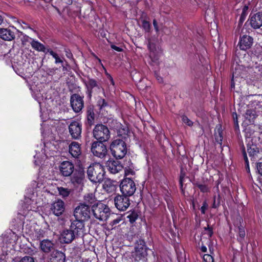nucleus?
<instances>
[{
    "instance_id": "f257e3e1",
    "label": "nucleus",
    "mask_w": 262,
    "mask_h": 262,
    "mask_svg": "<svg viewBox=\"0 0 262 262\" xmlns=\"http://www.w3.org/2000/svg\"><path fill=\"white\" fill-rule=\"evenodd\" d=\"M87 174L91 182L94 183H100L104 179V171L100 164L95 163L88 167Z\"/></svg>"
},
{
    "instance_id": "f03ea898",
    "label": "nucleus",
    "mask_w": 262,
    "mask_h": 262,
    "mask_svg": "<svg viewBox=\"0 0 262 262\" xmlns=\"http://www.w3.org/2000/svg\"><path fill=\"white\" fill-rule=\"evenodd\" d=\"M110 149L113 156L118 159L123 158L127 152L126 143L121 139L114 140L110 145Z\"/></svg>"
},
{
    "instance_id": "7ed1b4c3",
    "label": "nucleus",
    "mask_w": 262,
    "mask_h": 262,
    "mask_svg": "<svg viewBox=\"0 0 262 262\" xmlns=\"http://www.w3.org/2000/svg\"><path fill=\"white\" fill-rule=\"evenodd\" d=\"M92 210L95 217L99 221H106L110 215V208L100 202L94 205L92 207Z\"/></svg>"
},
{
    "instance_id": "20e7f679",
    "label": "nucleus",
    "mask_w": 262,
    "mask_h": 262,
    "mask_svg": "<svg viewBox=\"0 0 262 262\" xmlns=\"http://www.w3.org/2000/svg\"><path fill=\"white\" fill-rule=\"evenodd\" d=\"M93 136L98 142L107 141L110 137V130L105 125L97 124L93 129Z\"/></svg>"
},
{
    "instance_id": "39448f33",
    "label": "nucleus",
    "mask_w": 262,
    "mask_h": 262,
    "mask_svg": "<svg viewBox=\"0 0 262 262\" xmlns=\"http://www.w3.org/2000/svg\"><path fill=\"white\" fill-rule=\"evenodd\" d=\"M120 191L123 195L130 196L136 190V185L134 181L129 178H124L120 184Z\"/></svg>"
},
{
    "instance_id": "423d86ee",
    "label": "nucleus",
    "mask_w": 262,
    "mask_h": 262,
    "mask_svg": "<svg viewBox=\"0 0 262 262\" xmlns=\"http://www.w3.org/2000/svg\"><path fill=\"white\" fill-rule=\"evenodd\" d=\"M91 209L88 205L81 204L75 209L74 215L76 219L85 221L90 218Z\"/></svg>"
},
{
    "instance_id": "0eeeda50",
    "label": "nucleus",
    "mask_w": 262,
    "mask_h": 262,
    "mask_svg": "<svg viewBox=\"0 0 262 262\" xmlns=\"http://www.w3.org/2000/svg\"><path fill=\"white\" fill-rule=\"evenodd\" d=\"M147 248L145 242L142 240L137 242L133 252L132 256L135 261L144 259L147 255Z\"/></svg>"
},
{
    "instance_id": "6e6552de",
    "label": "nucleus",
    "mask_w": 262,
    "mask_h": 262,
    "mask_svg": "<svg viewBox=\"0 0 262 262\" xmlns=\"http://www.w3.org/2000/svg\"><path fill=\"white\" fill-rule=\"evenodd\" d=\"M91 150L94 156L102 159L107 154L106 145L102 142L94 141L92 143Z\"/></svg>"
},
{
    "instance_id": "1a4fd4ad",
    "label": "nucleus",
    "mask_w": 262,
    "mask_h": 262,
    "mask_svg": "<svg viewBox=\"0 0 262 262\" xmlns=\"http://www.w3.org/2000/svg\"><path fill=\"white\" fill-rule=\"evenodd\" d=\"M129 196L124 195H118L114 198L115 207L120 211H125L130 204Z\"/></svg>"
},
{
    "instance_id": "9d476101",
    "label": "nucleus",
    "mask_w": 262,
    "mask_h": 262,
    "mask_svg": "<svg viewBox=\"0 0 262 262\" xmlns=\"http://www.w3.org/2000/svg\"><path fill=\"white\" fill-rule=\"evenodd\" d=\"M82 97L77 94H74L71 96V105L75 113L80 112L84 106V101Z\"/></svg>"
},
{
    "instance_id": "9b49d317",
    "label": "nucleus",
    "mask_w": 262,
    "mask_h": 262,
    "mask_svg": "<svg viewBox=\"0 0 262 262\" xmlns=\"http://www.w3.org/2000/svg\"><path fill=\"white\" fill-rule=\"evenodd\" d=\"M85 180L84 170L81 168L75 169L71 177V182L75 186L83 184Z\"/></svg>"
},
{
    "instance_id": "f8f14e48",
    "label": "nucleus",
    "mask_w": 262,
    "mask_h": 262,
    "mask_svg": "<svg viewBox=\"0 0 262 262\" xmlns=\"http://www.w3.org/2000/svg\"><path fill=\"white\" fill-rule=\"evenodd\" d=\"M234 231L237 233V239L240 243H243L245 237V227L242 219L238 217L234 222Z\"/></svg>"
},
{
    "instance_id": "ddd939ff",
    "label": "nucleus",
    "mask_w": 262,
    "mask_h": 262,
    "mask_svg": "<svg viewBox=\"0 0 262 262\" xmlns=\"http://www.w3.org/2000/svg\"><path fill=\"white\" fill-rule=\"evenodd\" d=\"M83 221L76 219L70 226V228L74 231L75 235L83 236L85 232V228Z\"/></svg>"
},
{
    "instance_id": "4468645a",
    "label": "nucleus",
    "mask_w": 262,
    "mask_h": 262,
    "mask_svg": "<svg viewBox=\"0 0 262 262\" xmlns=\"http://www.w3.org/2000/svg\"><path fill=\"white\" fill-rule=\"evenodd\" d=\"M81 124L78 121H72L69 125V133L74 139H78L81 137Z\"/></svg>"
},
{
    "instance_id": "2eb2a0df",
    "label": "nucleus",
    "mask_w": 262,
    "mask_h": 262,
    "mask_svg": "<svg viewBox=\"0 0 262 262\" xmlns=\"http://www.w3.org/2000/svg\"><path fill=\"white\" fill-rule=\"evenodd\" d=\"M51 211L56 216H59L62 214L65 210V204L64 202L57 199L53 202L51 206Z\"/></svg>"
},
{
    "instance_id": "dca6fc26",
    "label": "nucleus",
    "mask_w": 262,
    "mask_h": 262,
    "mask_svg": "<svg viewBox=\"0 0 262 262\" xmlns=\"http://www.w3.org/2000/svg\"><path fill=\"white\" fill-rule=\"evenodd\" d=\"M73 164L68 161L62 162L59 166V170L61 174L64 177L70 176L74 172Z\"/></svg>"
},
{
    "instance_id": "f3484780",
    "label": "nucleus",
    "mask_w": 262,
    "mask_h": 262,
    "mask_svg": "<svg viewBox=\"0 0 262 262\" xmlns=\"http://www.w3.org/2000/svg\"><path fill=\"white\" fill-rule=\"evenodd\" d=\"M107 169L113 174H116L123 170L121 163L117 160H108L106 163Z\"/></svg>"
},
{
    "instance_id": "a211bd4d",
    "label": "nucleus",
    "mask_w": 262,
    "mask_h": 262,
    "mask_svg": "<svg viewBox=\"0 0 262 262\" xmlns=\"http://www.w3.org/2000/svg\"><path fill=\"white\" fill-rule=\"evenodd\" d=\"M250 24L254 29H258L262 26V12L253 15L250 19Z\"/></svg>"
},
{
    "instance_id": "6ab92c4d",
    "label": "nucleus",
    "mask_w": 262,
    "mask_h": 262,
    "mask_svg": "<svg viewBox=\"0 0 262 262\" xmlns=\"http://www.w3.org/2000/svg\"><path fill=\"white\" fill-rule=\"evenodd\" d=\"M69 152L75 158H78L81 154L80 144L77 142H72L69 146Z\"/></svg>"
},
{
    "instance_id": "aec40b11",
    "label": "nucleus",
    "mask_w": 262,
    "mask_h": 262,
    "mask_svg": "<svg viewBox=\"0 0 262 262\" xmlns=\"http://www.w3.org/2000/svg\"><path fill=\"white\" fill-rule=\"evenodd\" d=\"M239 48L241 50H246L249 49L253 44V38L250 36L243 35L239 41Z\"/></svg>"
},
{
    "instance_id": "412c9836",
    "label": "nucleus",
    "mask_w": 262,
    "mask_h": 262,
    "mask_svg": "<svg viewBox=\"0 0 262 262\" xmlns=\"http://www.w3.org/2000/svg\"><path fill=\"white\" fill-rule=\"evenodd\" d=\"M75 236L74 231L71 228L63 230L61 233V238L66 244L71 243L75 238Z\"/></svg>"
},
{
    "instance_id": "4be33fe9",
    "label": "nucleus",
    "mask_w": 262,
    "mask_h": 262,
    "mask_svg": "<svg viewBox=\"0 0 262 262\" xmlns=\"http://www.w3.org/2000/svg\"><path fill=\"white\" fill-rule=\"evenodd\" d=\"M15 37V33L7 28L0 29V38L4 40L11 41Z\"/></svg>"
},
{
    "instance_id": "5701e85b",
    "label": "nucleus",
    "mask_w": 262,
    "mask_h": 262,
    "mask_svg": "<svg viewBox=\"0 0 262 262\" xmlns=\"http://www.w3.org/2000/svg\"><path fill=\"white\" fill-rule=\"evenodd\" d=\"M65 259L64 254L58 250H54L51 254V262H64Z\"/></svg>"
},
{
    "instance_id": "b1692460",
    "label": "nucleus",
    "mask_w": 262,
    "mask_h": 262,
    "mask_svg": "<svg viewBox=\"0 0 262 262\" xmlns=\"http://www.w3.org/2000/svg\"><path fill=\"white\" fill-rule=\"evenodd\" d=\"M40 247L42 251L48 253L53 248V244L48 239H44L40 242Z\"/></svg>"
},
{
    "instance_id": "393cba45",
    "label": "nucleus",
    "mask_w": 262,
    "mask_h": 262,
    "mask_svg": "<svg viewBox=\"0 0 262 262\" xmlns=\"http://www.w3.org/2000/svg\"><path fill=\"white\" fill-rule=\"evenodd\" d=\"M86 86L90 96H91V94L94 88H97L98 89H100L97 81L93 79H90L86 83Z\"/></svg>"
},
{
    "instance_id": "a878e982",
    "label": "nucleus",
    "mask_w": 262,
    "mask_h": 262,
    "mask_svg": "<svg viewBox=\"0 0 262 262\" xmlns=\"http://www.w3.org/2000/svg\"><path fill=\"white\" fill-rule=\"evenodd\" d=\"M30 44L32 48L38 52H45L46 51V48L45 46L38 41L32 39Z\"/></svg>"
},
{
    "instance_id": "bb28decb",
    "label": "nucleus",
    "mask_w": 262,
    "mask_h": 262,
    "mask_svg": "<svg viewBox=\"0 0 262 262\" xmlns=\"http://www.w3.org/2000/svg\"><path fill=\"white\" fill-rule=\"evenodd\" d=\"M215 138L216 141L220 145H222L223 141L222 129L221 125L217 126L215 129Z\"/></svg>"
},
{
    "instance_id": "cd10ccee",
    "label": "nucleus",
    "mask_w": 262,
    "mask_h": 262,
    "mask_svg": "<svg viewBox=\"0 0 262 262\" xmlns=\"http://www.w3.org/2000/svg\"><path fill=\"white\" fill-rule=\"evenodd\" d=\"M103 188L108 193L113 192L116 189L115 185L110 180L105 181Z\"/></svg>"
},
{
    "instance_id": "c85d7f7f",
    "label": "nucleus",
    "mask_w": 262,
    "mask_h": 262,
    "mask_svg": "<svg viewBox=\"0 0 262 262\" xmlns=\"http://www.w3.org/2000/svg\"><path fill=\"white\" fill-rule=\"evenodd\" d=\"M256 117L255 111L253 110H248L245 115V118L249 123H252Z\"/></svg>"
},
{
    "instance_id": "c756f323",
    "label": "nucleus",
    "mask_w": 262,
    "mask_h": 262,
    "mask_svg": "<svg viewBox=\"0 0 262 262\" xmlns=\"http://www.w3.org/2000/svg\"><path fill=\"white\" fill-rule=\"evenodd\" d=\"M84 204L86 203L89 206L95 203L96 199L93 193H88L84 195Z\"/></svg>"
},
{
    "instance_id": "7c9ffc66",
    "label": "nucleus",
    "mask_w": 262,
    "mask_h": 262,
    "mask_svg": "<svg viewBox=\"0 0 262 262\" xmlns=\"http://www.w3.org/2000/svg\"><path fill=\"white\" fill-rule=\"evenodd\" d=\"M57 190L60 195L62 198H66L69 195L71 192L70 189L64 188L63 187H57Z\"/></svg>"
},
{
    "instance_id": "2f4dec72",
    "label": "nucleus",
    "mask_w": 262,
    "mask_h": 262,
    "mask_svg": "<svg viewBox=\"0 0 262 262\" xmlns=\"http://www.w3.org/2000/svg\"><path fill=\"white\" fill-rule=\"evenodd\" d=\"M247 151L250 156H254L259 152L258 148L254 144L250 146H249V145H248Z\"/></svg>"
},
{
    "instance_id": "473e14b6",
    "label": "nucleus",
    "mask_w": 262,
    "mask_h": 262,
    "mask_svg": "<svg viewBox=\"0 0 262 262\" xmlns=\"http://www.w3.org/2000/svg\"><path fill=\"white\" fill-rule=\"evenodd\" d=\"M148 48L150 51V56H151V54L154 53L156 50V43L155 40L151 38H149L148 39Z\"/></svg>"
},
{
    "instance_id": "72a5a7b5",
    "label": "nucleus",
    "mask_w": 262,
    "mask_h": 262,
    "mask_svg": "<svg viewBox=\"0 0 262 262\" xmlns=\"http://www.w3.org/2000/svg\"><path fill=\"white\" fill-rule=\"evenodd\" d=\"M95 118V114L93 110L90 109L87 112V120L89 125L93 124Z\"/></svg>"
},
{
    "instance_id": "f704fd0d",
    "label": "nucleus",
    "mask_w": 262,
    "mask_h": 262,
    "mask_svg": "<svg viewBox=\"0 0 262 262\" xmlns=\"http://www.w3.org/2000/svg\"><path fill=\"white\" fill-rule=\"evenodd\" d=\"M48 52L55 59V62L56 64H57V63H63V60L62 59H61L58 56V54L57 53H56L55 52H53L52 50H49V49L48 50Z\"/></svg>"
},
{
    "instance_id": "c9c22d12",
    "label": "nucleus",
    "mask_w": 262,
    "mask_h": 262,
    "mask_svg": "<svg viewBox=\"0 0 262 262\" xmlns=\"http://www.w3.org/2000/svg\"><path fill=\"white\" fill-rule=\"evenodd\" d=\"M142 28L145 32H149L151 30V25L148 21L145 19L142 20Z\"/></svg>"
},
{
    "instance_id": "e433bc0d",
    "label": "nucleus",
    "mask_w": 262,
    "mask_h": 262,
    "mask_svg": "<svg viewBox=\"0 0 262 262\" xmlns=\"http://www.w3.org/2000/svg\"><path fill=\"white\" fill-rule=\"evenodd\" d=\"M138 215L136 212L134 211L129 213V214L127 215V217L129 221L131 223H134L138 219Z\"/></svg>"
},
{
    "instance_id": "4c0bfd02",
    "label": "nucleus",
    "mask_w": 262,
    "mask_h": 262,
    "mask_svg": "<svg viewBox=\"0 0 262 262\" xmlns=\"http://www.w3.org/2000/svg\"><path fill=\"white\" fill-rule=\"evenodd\" d=\"M196 186L200 189L202 192H207L209 191V189L208 186L205 184L200 183H196Z\"/></svg>"
},
{
    "instance_id": "58836bf2",
    "label": "nucleus",
    "mask_w": 262,
    "mask_h": 262,
    "mask_svg": "<svg viewBox=\"0 0 262 262\" xmlns=\"http://www.w3.org/2000/svg\"><path fill=\"white\" fill-rule=\"evenodd\" d=\"M18 262H34V259L32 257L25 256L22 257Z\"/></svg>"
},
{
    "instance_id": "ea45409f",
    "label": "nucleus",
    "mask_w": 262,
    "mask_h": 262,
    "mask_svg": "<svg viewBox=\"0 0 262 262\" xmlns=\"http://www.w3.org/2000/svg\"><path fill=\"white\" fill-rule=\"evenodd\" d=\"M98 104L100 106V109H102L108 106L107 103L104 99H100L98 101Z\"/></svg>"
},
{
    "instance_id": "a19ab883",
    "label": "nucleus",
    "mask_w": 262,
    "mask_h": 262,
    "mask_svg": "<svg viewBox=\"0 0 262 262\" xmlns=\"http://www.w3.org/2000/svg\"><path fill=\"white\" fill-rule=\"evenodd\" d=\"M182 120L184 123L187 124V125L191 126L193 124V122L191 121L187 117L185 116H183L182 117Z\"/></svg>"
},
{
    "instance_id": "79ce46f5",
    "label": "nucleus",
    "mask_w": 262,
    "mask_h": 262,
    "mask_svg": "<svg viewBox=\"0 0 262 262\" xmlns=\"http://www.w3.org/2000/svg\"><path fill=\"white\" fill-rule=\"evenodd\" d=\"M122 220V217L117 216L116 219H113L110 224L112 226H116L117 224L119 223Z\"/></svg>"
},
{
    "instance_id": "37998d69",
    "label": "nucleus",
    "mask_w": 262,
    "mask_h": 262,
    "mask_svg": "<svg viewBox=\"0 0 262 262\" xmlns=\"http://www.w3.org/2000/svg\"><path fill=\"white\" fill-rule=\"evenodd\" d=\"M205 234H207L209 237H211L213 234L212 228L208 225L207 227H205Z\"/></svg>"
},
{
    "instance_id": "c03bdc74",
    "label": "nucleus",
    "mask_w": 262,
    "mask_h": 262,
    "mask_svg": "<svg viewBox=\"0 0 262 262\" xmlns=\"http://www.w3.org/2000/svg\"><path fill=\"white\" fill-rule=\"evenodd\" d=\"M203 259L206 262H213L212 256L209 254H205Z\"/></svg>"
},
{
    "instance_id": "a18cd8bd",
    "label": "nucleus",
    "mask_w": 262,
    "mask_h": 262,
    "mask_svg": "<svg viewBox=\"0 0 262 262\" xmlns=\"http://www.w3.org/2000/svg\"><path fill=\"white\" fill-rule=\"evenodd\" d=\"M125 176H129V175H134L135 174V172L134 170L130 168L126 169L125 170Z\"/></svg>"
},
{
    "instance_id": "49530a36",
    "label": "nucleus",
    "mask_w": 262,
    "mask_h": 262,
    "mask_svg": "<svg viewBox=\"0 0 262 262\" xmlns=\"http://www.w3.org/2000/svg\"><path fill=\"white\" fill-rule=\"evenodd\" d=\"M208 207V205L206 202H204L201 208V211L202 213L204 214L205 213L206 210L207 209Z\"/></svg>"
},
{
    "instance_id": "de8ad7c7",
    "label": "nucleus",
    "mask_w": 262,
    "mask_h": 262,
    "mask_svg": "<svg viewBox=\"0 0 262 262\" xmlns=\"http://www.w3.org/2000/svg\"><path fill=\"white\" fill-rule=\"evenodd\" d=\"M153 26L156 33H158L159 31V28L158 27V23L156 19L153 20Z\"/></svg>"
},
{
    "instance_id": "09e8293b",
    "label": "nucleus",
    "mask_w": 262,
    "mask_h": 262,
    "mask_svg": "<svg viewBox=\"0 0 262 262\" xmlns=\"http://www.w3.org/2000/svg\"><path fill=\"white\" fill-rule=\"evenodd\" d=\"M184 177H185V173H184V172H183L182 170H181V174L180 176V180H179L181 186H182V183H183V181Z\"/></svg>"
},
{
    "instance_id": "8fccbe9b",
    "label": "nucleus",
    "mask_w": 262,
    "mask_h": 262,
    "mask_svg": "<svg viewBox=\"0 0 262 262\" xmlns=\"http://www.w3.org/2000/svg\"><path fill=\"white\" fill-rule=\"evenodd\" d=\"M257 169L258 173L262 175V162L258 163L257 165Z\"/></svg>"
},
{
    "instance_id": "3c124183",
    "label": "nucleus",
    "mask_w": 262,
    "mask_h": 262,
    "mask_svg": "<svg viewBox=\"0 0 262 262\" xmlns=\"http://www.w3.org/2000/svg\"><path fill=\"white\" fill-rule=\"evenodd\" d=\"M111 47L112 49H114V50L117 52H121L122 51V49L121 48L118 47L114 45H112Z\"/></svg>"
},
{
    "instance_id": "603ef678",
    "label": "nucleus",
    "mask_w": 262,
    "mask_h": 262,
    "mask_svg": "<svg viewBox=\"0 0 262 262\" xmlns=\"http://www.w3.org/2000/svg\"><path fill=\"white\" fill-rule=\"evenodd\" d=\"M235 116H234V115H233L234 122V124H235L236 127H238L237 114H235Z\"/></svg>"
},
{
    "instance_id": "864d4df0",
    "label": "nucleus",
    "mask_w": 262,
    "mask_h": 262,
    "mask_svg": "<svg viewBox=\"0 0 262 262\" xmlns=\"http://www.w3.org/2000/svg\"><path fill=\"white\" fill-rule=\"evenodd\" d=\"M24 209L25 210H27V211H29V210H32V207L30 205H27V206L25 207ZM26 211H25L23 212V215H26Z\"/></svg>"
},
{
    "instance_id": "5fc2aeb1",
    "label": "nucleus",
    "mask_w": 262,
    "mask_h": 262,
    "mask_svg": "<svg viewBox=\"0 0 262 262\" xmlns=\"http://www.w3.org/2000/svg\"><path fill=\"white\" fill-rule=\"evenodd\" d=\"M243 155H244V160H245L246 163H247V164L248 165V158H247L246 153L245 150L243 151Z\"/></svg>"
},
{
    "instance_id": "6e6d98bb",
    "label": "nucleus",
    "mask_w": 262,
    "mask_h": 262,
    "mask_svg": "<svg viewBox=\"0 0 262 262\" xmlns=\"http://www.w3.org/2000/svg\"><path fill=\"white\" fill-rule=\"evenodd\" d=\"M156 78H157V80H158V81L159 82H163V79H162V78L161 77H160V76H158L157 75V74H156Z\"/></svg>"
},
{
    "instance_id": "4d7b16f0",
    "label": "nucleus",
    "mask_w": 262,
    "mask_h": 262,
    "mask_svg": "<svg viewBox=\"0 0 262 262\" xmlns=\"http://www.w3.org/2000/svg\"><path fill=\"white\" fill-rule=\"evenodd\" d=\"M201 249L203 252H206L207 251V248L205 246H202L201 247Z\"/></svg>"
},
{
    "instance_id": "13d9d810",
    "label": "nucleus",
    "mask_w": 262,
    "mask_h": 262,
    "mask_svg": "<svg viewBox=\"0 0 262 262\" xmlns=\"http://www.w3.org/2000/svg\"><path fill=\"white\" fill-rule=\"evenodd\" d=\"M66 56L68 58H71L72 57V54L71 53L66 51Z\"/></svg>"
},
{
    "instance_id": "bf43d9fd",
    "label": "nucleus",
    "mask_w": 262,
    "mask_h": 262,
    "mask_svg": "<svg viewBox=\"0 0 262 262\" xmlns=\"http://www.w3.org/2000/svg\"><path fill=\"white\" fill-rule=\"evenodd\" d=\"M245 19V16L244 15V13H243V14H242V15L241 16V17H240V21L241 22H242L243 20Z\"/></svg>"
},
{
    "instance_id": "052dcab7",
    "label": "nucleus",
    "mask_w": 262,
    "mask_h": 262,
    "mask_svg": "<svg viewBox=\"0 0 262 262\" xmlns=\"http://www.w3.org/2000/svg\"><path fill=\"white\" fill-rule=\"evenodd\" d=\"M110 82L111 84H112V85H115V82H114V80H113V78H111L110 79Z\"/></svg>"
},
{
    "instance_id": "680f3d73",
    "label": "nucleus",
    "mask_w": 262,
    "mask_h": 262,
    "mask_svg": "<svg viewBox=\"0 0 262 262\" xmlns=\"http://www.w3.org/2000/svg\"><path fill=\"white\" fill-rule=\"evenodd\" d=\"M31 202V200L30 199H26V203L30 204Z\"/></svg>"
},
{
    "instance_id": "e2e57ef3",
    "label": "nucleus",
    "mask_w": 262,
    "mask_h": 262,
    "mask_svg": "<svg viewBox=\"0 0 262 262\" xmlns=\"http://www.w3.org/2000/svg\"><path fill=\"white\" fill-rule=\"evenodd\" d=\"M3 21V19L1 15H0V25L2 24V23Z\"/></svg>"
},
{
    "instance_id": "0e129e2a",
    "label": "nucleus",
    "mask_w": 262,
    "mask_h": 262,
    "mask_svg": "<svg viewBox=\"0 0 262 262\" xmlns=\"http://www.w3.org/2000/svg\"><path fill=\"white\" fill-rule=\"evenodd\" d=\"M62 70L64 71H66L67 70V68L66 66H63V65H62Z\"/></svg>"
},
{
    "instance_id": "69168bd1",
    "label": "nucleus",
    "mask_w": 262,
    "mask_h": 262,
    "mask_svg": "<svg viewBox=\"0 0 262 262\" xmlns=\"http://www.w3.org/2000/svg\"><path fill=\"white\" fill-rule=\"evenodd\" d=\"M108 80H110L111 78H113V77L111 76V75H108V77H107Z\"/></svg>"
},
{
    "instance_id": "338daca9",
    "label": "nucleus",
    "mask_w": 262,
    "mask_h": 262,
    "mask_svg": "<svg viewBox=\"0 0 262 262\" xmlns=\"http://www.w3.org/2000/svg\"><path fill=\"white\" fill-rule=\"evenodd\" d=\"M247 7H245V8H244L243 9V12L245 10H247Z\"/></svg>"
},
{
    "instance_id": "774afa93",
    "label": "nucleus",
    "mask_w": 262,
    "mask_h": 262,
    "mask_svg": "<svg viewBox=\"0 0 262 262\" xmlns=\"http://www.w3.org/2000/svg\"><path fill=\"white\" fill-rule=\"evenodd\" d=\"M231 86H232V88L234 87V84L233 83H232Z\"/></svg>"
}]
</instances>
